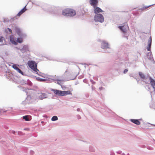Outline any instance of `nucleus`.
<instances>
[{"label":"nucleus","mask_w":155,"mask_h":155,"mask_svg":"<svg viewBox=\"0 0 155 155\" xmlns=\"http://www.w3.org/2000/svg\"><path fill=\"white\" fill-rule=\"evenodd\" d=\"M15 31L16 33L18 34V35L20 36L21 35V31L19 28H16L15 29Z\"/></svg>","instance_id":"nucleus-16"},{"label":"nucleus","mask_w":155,"mask_h":155,"mask_svg":"<svg viewBox=\"0 0 155 155\" xmlns=\"http://www.w3.org/2000/svg\"><path fill=\"white\" fill-rule=\"evenodd\" d=\"M102 10L99 7H96L94 10V13L96 14L102 12Z\"/></svg>","instance_id":"nucleus-12"},{"label":"nucleus","mask_w":155,"mask_h":155,"mask_svg":"<svg viewBox=\"0 0 155 155\" xmlns=\"http://www.w3.org/2000/svg\"><path fill=\"white\" fill-rule=\"evenodd\" d=\"M25 48H27V49H28V47L27 46H24L23 47V49H24Z\"/></svg>","instance_id":"nucleus-28"},{"label":"nucleus","mask_w":155,"mask_h":155,"mask_svg":"<svg viewBox=\"0 0 155 155\" xmlns=\"http://www.w3.org/2000/svg\"><path fill=\"white\" fill-rule=\"evenodd\" d=\"M152 5H150L149 6H144L142 8V9L143 10L146 9Z\"/></svg>","instance_id":"nucleus-20"},{"label":"nucleus","mask_w":155,"mask_h":155,"mask_svg":"<svg viewBox=\"0 0 155 155\" xmlns=\"http://www.w3.org/2000/svg\"><path fill=\"white\" fill-rule=\"evenodd\" d=\"M58 119V117L56 116H54L52 118L51 120L52 121H55L57 120Z\"/></svg>","instance_id":"nucleus-21"},{"label":"nucleus","mask_w":155,"mask_h":155,"mask_svg":"<svg viewBox=\"0 0 155 155\" xmlns=\"http://www.w3.org/2000/svg\"><path fill=\"white\" fill-rule=\"evenodd\" d=\"M3 38H4L2 37H1L0 38V42H2L3 41Z\"/></svg>","instance_id":"nucleus-26"},{"label":"nucleus","mask_w":155,"mask_h":155,"mask_svg":"<svg viewBox=\"0 0 155 155\" xmlns=\"http://www.w3.org/2000/svg\"><path fill=\"white\" fill-rule=\"evenodd\" d=\"M152 42V38L151 37H150L148 40V45L147 47V49L148 51H150V50L151 47V45Z\"/></svg>","instance_id":"nucleus-8"},{"label":"nucleus","mask_w":155,"mask_h":155,"mask_svg":"<svg viewBox=\"0 0 155 155\" xmlns=\"http://www.w3.org/2000/svg\"><path fill=\"white\" fill-rule=\"evenodd\" d=\"M17 71L19 73L21 74H23V72L19 68Z\"/></svg>","instance_id":"nucleus-23"},{"label":"nucleus","mask_w":155,"mask_h":155,"mask_svg":"<svg viewBox=\"0 0 155 155\" xmlns=\"http://www.w3.org/2000/svg\"><path fill=\"white\" fill-rule=\"evenodd\" d=\"M101 48L104 49H106L109 48L108 43L105 41H102L101 43Z\"/></svg>","instance_id":"nucleus-6"},{"label":"nucleus","mask_w":155,"mask_h":155,"mask_svg":"<svg viewBox=\"0 0 155 155\" xmlns=\"http://www.w3.org/2000/svg\"><path fill=\"white\" fill-rule=\"evenodd\" d=\"M26 6H25L22 9H21L19 13L17 14V16H20L23 13L25 12L26 10Z\"/></svg>","instance_id":"nucleus-11"},{"label":"nucleus","mask_w":155,"mask_h":155,"mask_svg":"<svg viewBox=\"0 0 155 155\" xmlns=\"http://www.w3.org/2000/svg\"><path fill=\"white\" fill-rule=\"evenodd\" d=\"M91 5L95 8L97 5L98 1L97 0H90Z\"/></svg>","instance_id":"nucleus-7"},{"label":"nucleus","mask_w":155,"mask_h":155,"mask_svg":"<svg viewBox=\"0 0 155 155\" xmlns=\"http://www.w3.org/2000/svg\"><path fill=\"white\" fill-rule=\"evenodd\" d=\"M37 79H38V81H44L45 80V79H41V78H37Z\"/></svg>","instance_id":"nucleus-24"},{"label":"nucleus","mask_w":155,"mask_h":155,"mask_svg":"<svg viewBox=\"0 0 155 155\" xmlns=\"http://www.w3.org/2000/svg\"><path fill=\"white\" fill-rule=\"evenodd\" d=\"M8 30H9V31L11 32V33L12 34V30L11 29L9 28H8Z\"/></svg>","instance_id":"nucleus-27"},{"label":"nucleus","mask_w":155,"mask_h":155,"mask_svg":"<svg viewBox=\"0 0 155 155\" xmlns=\"http://www.w3.org/2000/svg\"><path fill=\"white\" fill-rule=\"evenodd\" d=\"M118 28L123 32L124 35L126 34V35L127 36L126 37L127 38V39H128V37L129 35V34L127 33L129 27L127 23L124 24L123 26H119Z\"/></svg>","instance_id":"nucleus-3"},{"label":"nucleus","mask_w":155,"mask_h":155,"mask_svg":"<svg viewBox=\"0 0 155 155\" xmlns=\"http://www.w3.org/2000/svg\"><path fill=\"white\" fill-rule=\"evenodd\" d=\"M149 78L151 86L154 89H155V81L151 77H150Z\"/></svg>","instance_id":"nucleus-10"},{"label":"nucleus","mask_w":155,"mask_h":155,"mask_svg":"<svg viewBox=\"0 0 155 155\" xmlns=\"http://www.w3.org/2000/svg\"><path fill=\"white\" fill-rule=\"evenodd\" d=\"M128 71V70L127 69H125L124 70V74H125Z\"/></svg>","instance_id":"nucleus-25"},{"label":"nucleus","mask_w":155,"mask_h":155,"mask_svg":"<svg viewBox=\"0 0 155 155\" xmlns=\"http://www.w3.org/2000/svg\"><path fill=\"white\" fill-rule=\"evenodd\" d=\"M16 42L19 43L22 42H23V38H17Z\"/></svg>","instance_id":"nucleus-17"},{"label":"nucleus","mask_w":155,"mask_h":155,"mask_svg":"<svg viewBox=\"0 0 155 155\" xmlns=\"http://www.w3.org/2000/svg\"><path fill=\"white\" fill-rule=\"evenodd\" d=\"M29 117L28 115H26L23 117V118L26 121H29L31 119L29 118Z\"/></svg>","instance_id":"nucleus-18"},{"label":"nucleus","mask_w":155,"mask_h":155,"mask_svg":"<svg viewBox=\"0 0 155 155\" xmlns=\"http://www.w3.org/2000/svg\"><path fill=\"white\" fill-rule=\"evenodd\" d=\"M60 93L59 96H66L68 94L72 95V94L71 91H60Z\"/></svg>","instance_id":"nucleus-5"},{"label":"nucleus","mask_w":155,"mask_h":155,"mask_svg":"<svg viewBox=\"0 0 155 155\" xmlns=\"http://www.w3.org/2000/svg\"><path fill=\"white\" fill-rule=\"evenodd\" d=\"M47 95L45 93H41L40 94L39 98L41 99H43L44 98H47Z\"/></svg>","instance_id":"nucleus-14"},{"label":"nucleus","mask_w":155,"mask_h":155,"mask_svg":"<svg viewBox=\"0 0 155 155\" xmlns=\"http://www.w3.org/2000/svg\"><path fill=\"white\" fill-rule=\"evenodd\" d=\"M28 64L29 67L34 71L37 72L39 71L37 68V64L34 61H29L28 62Z\"/></svg>","instance_id":"nucleus-2"},{"label":"nucleus","mask_w":155,"mask_h":155,"mask_svg":"<svg viewBox=\"0 0 155 155\" xmlns=\"http://www.w3.org/2000/svg\"><path fill=\"white\" fill-rule=\"evenodd\" d=\"M94 19L96 22L99 21L101 22H102L104 20L103 16L100 14L96 15L94 17Z\"/></svg>","instance_id":"nucleus-4"},{"label":"nucleus","mask_w":155,"mask_h":155,"mask_svg":"<svg viewBox=\"0 0 155 155\" xmlns=\"http://www.w3.org/2000/svg\"><path fill=\"white\" fill-rule=\"evenodd\" d=\"M139 74L140 77L142 79H144L145 78V77L144 74L142 72H140L139 73Z\"/></svg>","instance_id":"nucleus-19"},{"label":"nucleus","mask_w":155,"mask_h":155,"mask_svg":"<svg viewBox=\"0 0 155 155\" xmlns=\"http://www.w3.org/2000/svg\"><path fill=\"white\" fill-rule=\"evenodd\" d=\"M51 91H53L54 94L58 96L60 95V91L58 90L54 89H51Z\"/></svg>","instance_id":"nucleus-13"},{"label":"nucleus","mask_w":155,"mask_h":155,"mask_svg":"<svg viewBox=\"0 0 155 155\" xmlns=\"http://www.w3.org/2000/svg\"><path fill=\"white\" fill-rule=\"evenodd\" d=\"M76 14L74 10L69 8L65 9L62 12V14L65 16H73L75 15Z\"/></svg>","instance_id":"nucleus-1"},{"label":"nucleus","mask_w":155,"mask_h":155,"mask_svg":"<svg viewBox=\"0 0 155 155\" xmlns=\"http://www.w3.org/2000/svg\"><path fill=\"white\" fill-rule=\"evenodd\" d=\"M130 120L132 122L137 125H139L140 123V122L137 120L131 119Z\"/></svg>","instance_id":"nucleus-15"},{"label":"nucleus","mask_w":155,"mask_h":155,"mask_svg":"<svg viewBox=\"0 0 155 155\" xmlns=\"http://www.w3.org/2000/svg\"><path fill=\"white\" fill-rule=\"evenodd\" d=\"M2 111H3V110H2V112H3Z\"/></svg>","instance_id":"nucleus-30"},{"label":"nucleus","mask_w":155,"mask_h":155,"mask_svg":"<svg viewBox=\"0 0 155 155\" xmlns=\"http://www.w3.org/2000/svg\"><path fill=\"white\" fill-rule=\"evenodd\" d=\"M12 67L14 69L16 70V71H17V70L19 68L18 67H17L16 65H13L12 66Z\"/></svg>","instance_id":"nucleus-22"},{"label":"nucleus","mask_w":155,"mask_h":155,"mask_svg":"<svg viewBox=\"0 0 155 155\" xmlns=\"http://www.w3.org/2000/svg\"><path fill=\"white\" fill-rule=\"evenodd\" d=\"M68 71V70H66V71H65V73H66Z\"/></svg>","instance_id":"nucleus-29"},{"label":"nucleus","mask_w":155,"mask_h":155,"mask_svg":"<svg viewBox=\"0 0 155 155\" xmlns=\"http://www.w3.org/2000/svg\"><path fill=\"white\" fill-rule=\"evenodd\" d=\"M10 40L13 44L15 45H17V42L15 41V39L13 35H12L10 36Z\"/></svg>","instance_id":"nucleus-9"}]
</instances>
